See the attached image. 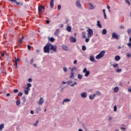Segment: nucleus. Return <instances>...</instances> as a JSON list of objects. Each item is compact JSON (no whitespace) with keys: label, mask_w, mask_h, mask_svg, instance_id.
<instances>
[{"label":"nucleus","mask_w":131,"mask_h":131,"mask_svg":"<svg viewBox=\"0 0 131 131\" xmlns=\"http://www.w3.org/2000/svg\"><path fill=\"white\" fill-rule=\"evenodd\" d=\"M32 86L31 83H28L27 84V87L25 89L24 93L26 95H28L29 94V91H30V88Z\"/></svg>","instance_id":"f257e3e1"},{"label":"nucleus","mask_w":131,"mask_h":131,"mask_svg":"<svg viewBox=\"0 0 131 131\" xmlns=\"http://www.w3.org/2000/svg\"><path fill=\"white\" fill-rule=\"evenodd\" d=\"M50 43H48L43 48L44 53L50 54Z\"/></svg>","instance_id":"f03ea898"},{"label":"nucleus","mask_w":131,"mask_h":131,"mask_svg":"<svg viewBox=\"0 0 131 131\" xmlns=\"http://www.w3.org/2000/svg\"><path fill=\"white\" fill-rule=\"evenodd\" d=\"M105 50H103L101 51V52L95 57L96 59H97V60L101 59V58H103V57H104V55H105Z\"/></svg>","instance_id":"7ed1b4c3"},{"label":"nucleus","mask_w":131,"mask_h":131,"mask_svg":"<svg viewBox=\"0 0 131 131\" xmlns=\"http://www.w3.org/2000/svg\"><path fill=\"white\" fill-rule=\"evenodd\" d=\"M83 73H85L84 76L85 77H88L90 74V71H88V69L86 68H85L83 71H82Z\"/></svg>","instance_id":"20e7f679"},{"label":"nucleus","mask_w":131,"mask_h":131,"mask_svg":"<svg viewBox=\"0 0 131 131\" xmlns=\"http://www.w3.org/2000/svg\"><path fill=\"white\" fill-rule=\"evenodd\" d=\"M38 14L39 15H41V13H42V10H45V7L42 6H39L38 8Z\"/></svg>","instance_id":"39448f33"},{"label":"nucleus","mask_w":131,"mask_h":131,"mask_svg":"<svg viewBox=\"0 0 131 131\" xmlns=\"http://www.w3.org/2000/svg\"><path fill=\"white\" fill-rule=\"evenodd\" d=\"M50 50H52L53 52H57V46L56 45L53 46L50 43Z\"/></svg>","instance_id":"423d86ee"},{"label":"nucleus","mask_w":131,"mask_h":131,"mask_svg":"<svg viewBox=\"0 0 131 131\" xmlns=\"http://www.w3.org/2000/svg\"><path fill=\"white\" fill-rule=\"evenodd\" d=\"M80 96L82 99H85L88 97V93L86 92H83L80 94Z\"/></svg>","instance_id":"0eeeda50"},{"label":"nucleus","mask_w":131,"mask_h":131,"mask_svg":"<svg viewBox=\"0 0 131 131\" xmlns=\"http://www.w3.org/2000/svg\"><path fill=\"white\" fill-rule=\"evenodd\" d=\"M43 103H45V99L41 97L38 102V105H41L42 104H43Z\"/></svg>","instance_id":"6e6552de"},{"label":"nucleus","mask_w":131,"mask_h":131,"mask_svg":"<svg viewBox=\"0 0 131 131\" xmlns=\"http://www.w3.org/2000/svg\"><path fill=\"white\" fill-rule=\"evenodd\" d=\"M76 5L79 9H82L81 4H80V1H77L76 2Z\"/></svg>","instance_id":"1a4fd4ad"},{"label":"nucleus","mask_w":131,"mask_h":131,"mask_svg":"<svg viewBox=\"0 0 131 131\" xmlns=\"http://www.w3.org/2000/svg\"><path fill=\"white\" fill-rule=\"evenodd\" d=\"M70 42H76V38L73 37V36L70 37Z\"/></svg>","instance_id":"9d476101"},{"label":"nucleus","mask_w":131,"mask_h":131,"mask_svg":"<svg viewBox=\"0 0 131 131\" xmlns=\"http://www.w3.org/2000/svg\"><path fill=\"white\" fill-rule=\"evenodd\" d=\"M90 60L91 62H95L96 59H95V56L94 55H91L90 56Z\"/></svg>","instance_id":"9b49d317"},{"label":"nucleus","mask_w":131,"mask_h":131,"mask_svg":"<svg viewBox=\"0 0 131 131\" xmlns=\"http://www.w3.org/2000/svg\"><path fill=\"white\" fill-rule=\"evenodd\" d=\"M112 37L113 38H115L116 39H118L119 38V36H118L116 33H113Z\"/></svg>","instance_id":"f8f14e48"},{"label":"nucleus","mask_w":131,"mask_h":131,"mask_svg":"<svg viewBox=\"0 0 131 131\" xmlns=\"http://www.w3.org/2000/svg\"><path fill=\"white\" fill-rule=\"evenodd\" d=\"M74 77H75V76H74V72H71V75L70 76V78H71L72 79H74Z\"/></svg>","instance_id":"ddd939ff"},{"label":"nucleus","mask_w":131,"mask_h":131,"mask_svg":"<svg viewBox=\"0 0 131 131\" xmlns=\"http://www.w3.org/2000/svg\"><path fill=\"white\" fill-rule=\"evenodd\" d=\"M95 97H96V94H91L89 96V98L90 100H94V99H95Z\"/></svg>","instance_id":"4468645a"},{"label":"nucleus","mask_w":131,"mask_h":131,"mask_svg":"<svg viewBox=\"0 0 131 131\" xmlns=\"http://www.w3.org/2000/svg\"><path fill=\"white\" fill-rule=\"evenodd\" d=\"M50 8L53 9L54 8V0L50 1Z\"/></svg>","instance_id":"2eb2a0df"},{"label":"nucleus","mask_w":131,"mask_h":131,"mask_svg":"<svg viewBox=\"0 0 131 131\" xmlns=\"http://www.w3.org/2000/svg\"><path fill=\"white\" fill-rule=\"evenodd\" d=\"M70 101L71 100L70 99H64L63 100V101H62V104H63V105H64V103H68V102H70Z\"/></svg>","instance_id":"dca6fc26"},{"label":"nucleus","mask_w":131,"mask_h":131,"mask_svg":"<svg viewBox=\"0 0 131 131\" xmlns=\"http://www.w3.org/2000/svg\"><path fill=\"white\" fill-rule=\"evenodd\" d=\"M102 12L103 13L104 19H107V15H106V10L103 9Z\"/></svg>","instance_id":"f3484780"},{"label":"nucleus","mask_w":131,"mask_h":131,"mask_svg":"<svg viewBox=\"0 0 131 131\" xmlns=\"http://www.w3.org/2000/svg\"><path fill=\"white\" fill-rule=\"evenodd\" d=\"M97 25L99 27V28H102V25L101 24V22L100 21V20L97 21Z\"/></svg>","instance_id":"a211bd4d"},{"label":"nucleus","mask_w":131,"mask_h":131,"mask_svg":"<svg viewBox=\"0 0 131 131\" xmlns=\"http://www.w3.org/2000/svg\"><path fill=\"white\" fill-rule=\"evenodd\" d=\"M86 28H88L87 32L88 33H93V32L92 29H90L89 27H87Z\"/></svg>","instance_id":"6ab92c4d"},{"label":"nucleus","mask_w":131,"mask_h":131,"mask_svg":"<svg viewBox=\"0 0 131 131\" xmlns=\"http://www.w3.org/2000/svg\"><path fill=\"white\" fill-rule=\"evenodd\" d=\"M70 69L71 70V72H74L73 71L76 70L77 69V68L76 67H74L72 68H70Z\"/></svg>","instance_id":"aec40b11"},{"label":"nucleus","mask_w":131,"mask_h":131,"mask_svg":"<svg viewBox=\"0 0 131 131\" xmlns=\"http://www.w3.org/2000/svg\"><path fill=\"white\" fill-rule=\"evenodd\" d=\"M62 48L64 51H68V47L65 45H62Z\"/></svg>","instance_id":"412c9836"},{"label":"nucleus","mask_w":131,"mask_h":131,"mask_svg":"<svg viewBox=\"0 0 131 131\" xmlns=\"http://www.w3.org/2000/svg\"><path fill=\"white\" fill-rule=\"evenodd\" d=\"M115 61H119L120 60V56L117 55L115 57Z\"/></svg>","instance_id":"4be33fe9"},{"label":"nucleus","mask_w":131,"mask_h":131,"mask_svg":"<svg viewBox=\"0 0 131 131\" xmlns=\"http://www.w3.org/2000/svg\"><path fill=\"white\" fill-rule=\"evenodd\" d=\"M5 127V124H1L0 125V130L2 131L3 129H4V128Z\"/></svg>","instance_id":"5701e85b"},{"label":"nucleus","mask_w":131,"mask_h":131,"mask_svg":"<svg viewBox=\"0 0 131 131\" xmlns=\"http://www.w3.org/2000/svg\"><path fill=\"white\" fill-rule=\"evenodd\" d=\"M119 90V88L118 87H115L114 88V93H117Z\"/></svg>","instance_id":"b1692460"},{"label":"nucleus","mask_w":131,"mask_h":131,"mask_svg":"<svg viewBox=\"0 0 131 131\" xmlns=\"http://www.w3.org/2000/svg\"><path fill=\"white\" fill-rule=\"evenodd\" d=\"M89 5L90 6V9H91V10H94V9H95V6H94L92 3H90Z\"/></svg>","instance_id":"393cba45"},{"label":"nucleus","mask_w":131,"mask_h":131,"mask_svg":"<svg viewBox=\"0 0 131 131\" xmlns=\"http://www.w3.org/2000/svg\"><path fill=\"white\" fill-rule=\"evenodd\" d=\"M71 29H72V28L70 26H68L67 28V30H68V31L69 32H71Z\"/></svg>","instance_id":"a878e982"},{"label":"nucleus","mask_w":131,"mask_h":131,"mask_svg":"<svg viewBox=\"0 0 131 131\" xmlns=\"http://www.w3.org/2000/svg\"><path fill=\"white\" fill-rule=\"evenodd\" d=\"M23 39H24V36H23L21 38H19V40L18 41L19 43H22Z\"/></svg>","instance_id":"bb28decb"},{"label":"nucleus","mask_w":131,"mask_h":131,"mask_svg":"<svg viewBox=\"0 0 131 131\" xmlns=\"http://www.w3.org/2000/svg\"><path fill=\"white\" fill-rule=\"evenodd\" d=\"M93 33H88L87 34L88 38H91V37L93 36Z\"/></svg>","instance_id":"cd10ccee"},{"label":"nucleus","mask_w":131,"mask_h":131,"mask_svg":"<svg viewBox=\"0 0 131 131\" xmlns=\"http://www.w3.org/2000/svg\"><path fill=\"white\" fill-rule=\"evenodd\" d=\"M78 79H82V75L78 74Z\"/></svg>","instance_id":"c85d7f7f"},{"label":"nucleus","mask_w":131,"mask_h":131,"mask_svg":"<svg viewBox=\"0 0 131 131\" xmlns=\"http://www.w3.org/2000/svg\"><path fill=\"white\" fill-rule=\"evenodd\" d=\"M38 124V120H37L35 123L33 124V125L34 126H37Z\"/></svg>","instance_id":"c756f323"},{"label":"nucleus","mask_w":131,"mask_h":131,"mask_svg":"<svg viewBox=\"0 0 131 131\" xmlns=\"http://www.w3.org/2000/svg\"><path fill=\"white\" fill-rule=\"evenodd\" d=\"M20 103H21V102L20 101V100H18L16 102V104L17 106H19V105H20Z\"/></svg>","instance_id":"7c9ffc66"},{"label":"nucleus","mask_w":131,"mask_h":131,"mask_svg":"<svg viewBox=\"0 0 131 131\" xmlns=\"http://www.w3.org/2000/svg\"><path fill=\"white\" fill-rule=\"evenodd\" d=\"M129 41H130V42L127 43V45H128V46L129 48H131V37L129 38Z\"/></svg>","instance_id":"2f4dec72"},{"label":"nucleus","mask_w":131,"mask_h":131,"mask_svg":"<svg viewBox=\"0 0 131 131\" xmlns=\"http://www.w3.org/2000/svg\"><path fill=\"white\" fill-rule=\"evenodd\" d=\"M63 70L64 72H67V71H68V69H67V67H63Z\"/></svg>","instance_id":"473e14b6"},{"label":"nucleus","mask_w":131,"mask_h":131,"mask_svg":"<svg viewBox=\"0 0 131 131\" xmlns=\"http://www.w3.org/2000/svg\"><path fill=\"white\" fill-rule=\"evenodd\" d=\"M96 95H97V96H101V92H100V91H96Z\"/></svg>","instance_id":"72a5a7b5"},{"label":"nucleus","mask_w":131,"mask_h":131,"mask_svg":"<svg viewBox=\"0 0 131 131\" xmlns=\"http://www.w3.org/2000/svg\"><path fill=\"white\" fill-rule=\"evenodd\" d=\"M113 66L114 68H116V67H118V63H115L113 64Z\"/></svg>","instance_id":"f704fd0d"},{"label":"nucleus","mask_w":131,"mask_h":131,"mask_svg":"<svg viewBox=\"0 0 131 131\" xmlns=\"http://www.w3.org/2000/svg\"><path fill=\"white\" fill-rule=\"evenodd\" d=\"M126 56L127 57L129 58V57H131V54L130 53H126Z\"/></svg>","instance_id":"c9c22d12"},{"label":"nucleus","mask_w":131,"mask_h":131,"mask_svg":"<svg viewBox=\"0 0 131 131\" xmlns=\"http://www.w3.org/2000/svg\"><path fill=\"white\" fill-rule=\"evenodd\" d=\"M76 84H77V82H74V83H73L71 85V86L73 87V86H74V85H76Z\"/></svg>","instance_id":"e433bc0d"},{"label":"nucleus","mask_w":131,"mask_h":131,"mask_svg":"<svg viewBox=\"0 0 131 131\" xmlns=\"http://www.w3.org/2000/svg\"><path fill=\"white\" fill-rule=\"evenodd\" d=\"M82 51H85V50H86V47H85V46H83L82 47Z\"/></svg>","instance_id":"4c0bfd02"},{"label":"nucleus","mask_w":131,"mask_h":131,"mask_svg":"<svg viewBox=\"0 0 131 131\" xmlns=\"http://www.w3.org/2000/svg\"><path fill=\"white\" fill-rule=\"evenodd\" d=\"M114 111L115 112H116V111H117V106H116V105H115L114 107Z\"/></svg>","instance_id":"58836bf2"},{"label":"nucleus","mask_w":131,"mask_h":131,"mask_svg":"<svg viewBox=\"0 0 131 131\" xmlns=\"http://www.w3.org/2000/svg\"><path fill=\"white\" fill-rule=\"evenodd\" d=\"M14 59H15V62H19V61H20V58H16V57H14Z\"/></svg>","instance_id":"ea45409f"},{"label":"nucleus","mask_w":131,"mask_h":131,"mask_svg":"<svg viewBox=\"0 0 131 131\" xmlns=\"http://www.w3.org/2000/svg\"><path fill=\"white\" fill-rule=\"evenodd\" d=\"M125 2L126 3V4H127L128 5V6H130V2H129V1L125 0Z\"/></svg>","instance_id":"a19ab883"},{"label":"nucleus","mask_w":131,"mask_h":131,"mask_svg":"<svg viewBox=\"0 0 131 131\" xmlns=\"http://www.w3.org/2000/svg\"><path fill=\"white\" fill-rule=\"evenodd\" d=\"M36 110L38 112L41 111V108H40V107H38L36 108Z\"/></svg>","instance_id":"79ce46f5"},{"label":"nucleus","mask_w":131,"mask_h":131,"mask_svg":"<svg viewBox=\"0 0 131 131\" xmlns=\"http://www.w3.org/2000/svg\"><path fill=\"white\" fill-rule=\"evenodd\" d=\"M50 41H51L52 42L55 41V39L53 37H51L50 39Z\"/></svg>","instance_id":"37998d69"},{"label":"nucleus","mask_w":131,"mask_h":131,"mask_svg":"<svg viewBox=\"0 0 131 131\" xmlns=\"http://www.w3.org/2000/svg\"><path fill=\"white\" fill-rule=\"evenodd\" d=\"M121 71H122V70H121V69H118L116 70V72L119 73V72H121Z\"/></svg>","instance_id":"c03bdc74"},{"label":"nucleus","mask_w":131,"mask_h":131,"mask_svg":"<svg viewBox=\"0 0 131 131\" xmlns=\"http://www.w3.org/2000/svg\"><path fill=\"white\" fill-rule=\"evenodd\" d=\"M102 33H107V30H106L105 29H104L102 30Z\"/></svg>","instance_id":"a18cd8bd"},{"label":"nucleus","mask_w":131,"mask_h":131,"mask_svg":"<svg viewBox=\"0 0 131 131\" xmlns=\"http://www.w3.org/2000/svg\"><path fill=\"white\" fill-rule=\"evenodd\" d=\"M72 82V81H71V80H70V81H68L67 82V84H71V83Z\"/></svg>","instance_id":"49530a36"},{"label":"nucleus","mask_w":131,"mask_h":131,"mask_svg":"<svg viewBox=\"0 0 131 131\" xmlns=\"http://www.w3.org/2000/svg\"><path fill=\"white\" fill-rule=\"evenodd\" d=\"M61 6L60 5H58V8H57L58 11H60V10H61Z\"/></svg>","instance_id":"de8ad7c7"},{"label":"nucleus","mask_w":131,"mask_h":131,"mask_svg":"<svg viewBox=\"0 0 131 131\" xmlns=\"http://www.w3.org/2000/svg\"><path fill=\"white\" fill-rule=\"evenodd\" d=\"M85 42H89L90 41V38H86L85 40Z\"/></svg>","instance_id":"09e8293b"},{"label":"nucleus","mask_w":131,"mask_h":131,"mask_svg":"<svg viewBox=\"0 0 131 131\" xmlns=\"http://www.w3.org/2000/svg\"><path fill=\"white\" fill-rule=\"evenodd\" d=\"M18 97H21L22 96V93L21 92H19L18 94Z\"/></svg>","instance_id":"8fccbe9b"},{"label":"nucleus","mask_w":131,"mask_h":131,"mask_svg":"<svg viewBox=\"0 0 131 131\" xmlns=\"http://www.w3.org/2000/svg\"><path fill=\"white\" fill-rule=\"evenodd\" d=\"M19 91H18V90L17 89H15L13 90V92L16 93H18Z\"/></svg>","instance_id":"3c124183"},{"label":"nucleus","mask_w":131,"mask_h":131,"mask_svg":"<svg viewBox=\"0 0 131 131\" xmlns=\"http://www.w3.org/2000/svg\"><path fill=\"white\" fill-rule=\"evenodd\" d=\"M28 49L29 51H30V49H31V46L30 45H28Z\"/></svg>","instance_id":"603ef678"},{"label":"nucleus","mask_w":131,"mask_h":131,"mask_svg":"<svg viewBox=\"0 0 131 131\" xmlns=\"http://www.w3.org/2000/svg\"><path fill=\"white\" fill-rule=\"evenodd\" d=\"M120 29H124V27H123V26H120Z\"/></svg>","instance_id":"864d4df0"},{"label":"nucleus","mask_w":131,"mask_h":131,"mask_svg":"<svg viewBox=\"0 0 131 131\" xmlns=\"http://www.w3.org/2000/svg\"><path fill=\"white\" fill-rule=\"evenodd\" d=\"M33 61H34L33 59H31V60L30 61V63L32 64V63H33Z\"/></svg>","instance_id":"5fc2aeb1"},{"label":"nucleus","mask_w":131,"mask_h":131,"mask_svg":"<svg viewBox=\"0 0 131 131\" xmlns=\"http://www.w3.org/2000/svg\"><path fill=\"white\" fill-rule=\"evenodd\" d=\"M28 81H29V82H31L32 81V79H31V78H29V79H28Z\"/></svg>","instance_id":"6e6d98bb"},{"label":"nucleus","mask_w":131,"mask_h":131,"mask_svg":"<svg viewBox=\"0 0 131 131\" xmlns=\"http://www.w3.org/2000/svg\"><path fill=\"white\" fill-rule=\"evenodd\" d=\"M107 8L108 9V12H110V6H107Z\"/></svg>","instance_id":"4d7b16f0"},{"label":"nucleus","mask_w":131,"mask_h":131,"mask_svg":"<svg viewBox=\"0 0 131 131\" xmlns=\"http://www.w3.org/2000/svg\"><path fill=\"white\" fill-rule=\"evenodd\" d=\"M127 32V33H130L131 30L130 29H128Z\"/></svg>","instance_id":"13d9d810"},{"label":"nucleus","mask_w":131,"mask_h":131,"mask_svg":"<svg viewBox=\"0 0 131 131\" xmlns=\"http://www.w3.org/2000/svg\"><path fill=\"white\" fill-rule=\"evenodd\" d=\"M74 64H76L77 63V60H75L73 62Z\"/></svg>","instance_id":"bf43d9fd"},{"label":"nucleus","mask_w":131,"mask_h":131,"mask_svg":"<svg viewBox=\"0 0 131 131\" xmlns=\"http://www.w3.org/2000/svg\"><path fill=\"white\" fill-rule=\"evenodd\" d=\"M6 53H1L2 57H5Z\"/></svg>","instance_id":"052dcab7"},{"label":"nucleus","mask_w":131,"mask_h":131,"mask_svg":"<svg viewBox=\"0 0 131 131\" xmlns=\"http://www.w3.org/2000/svg\"><path fill=\"white\" fill-rule=\"evenodd\" d=\"M82 36H83V38H86V35L83 34Z\"/></svg>","instance_id":"680f3d73"},{"label":"nucleus","mask_w":131,"mask_h":131,"mask_svg":"<svg viewBox=\"0 0 131 131\" xmlns=\"http://www.w3.org/2000/svg\"><path fill=\"white\" fill-rule=\"evenodd\" d=\"M110 120H112V117H110L108 118V121H110Z\"/></svg>","instance_id":"e2e57ef3"},{"label":"nucleus","mask_w":131,"mask_h":131,"mask_svg":"<svg viewBox=\"0 0 131 131\" xmlns=\"http://www.w3.org/2000/svg\"><path fill=\"white\" fill-rule=\"evenodd\" d=\"M46 23H47V24H50V20H46Z\"/></svg>","instance_id":"0e129e2a"},{"label":"nucleus","mask_w":131,"mask_h":131,"mask_svg":"<svg viewBox=\"0 0 131 131\" xmlns=\"http://www.w3.org/2000/svg\"><path fill=\"white\" fill-rule=\"evenodd\" d=\"M30 113L31 114H34V112H33V111H31Z\"/></svg>","instance_id":"69168bd1"},{"label":"nucleus","mask_w":131,"mask_h":131,"mask_svg":"<svg viewBox=\"0 0 131 131\" xmlns=\"http://www.w3.org/2000/svg\"><path fill=\"white\" fill-rule=\"evenodd\" d=\"M15 3H16V5H17V6H19L20 4V3H19V2H16Z\"/></svg>","instance_id":"338daca9"},{"label":"nucleus","mask_w":131,"mask_h":131,"mask_svg":"<svg viewBox=\"0 0 131 131\" xmlns=\"http://www.w3.org/2000/svg\"><path fill=\"white\" fill-rule=\"evenodd\" d=\"M78 131H83V130H82V129H79Z\"/></svg>","instance_id":"774afa93"}]
</instances>
